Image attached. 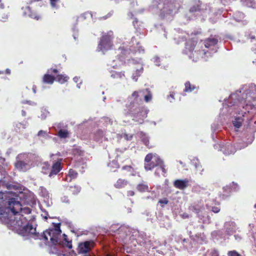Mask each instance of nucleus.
Returning a JSON list of instances; mask_svg holds the SVG:
<instances>
[{
    "mask_svg": "<svg viewBox=\"0 0 256 256\" xmlns=\"http://www.w3.org/2000/svg\"><path fill=\"white\" fill-rule=\"evenodd\" d=\"M122 170H126L128 172L130 176H134V170L133 168L130 166H124L122 168Z\"/></svg>",
    "mask_w": 256,
    "mask_h": 256,
    "instance_id": "nucleus-36",
    "label": "nucleus"
},
{
    "mask_svg": "<svg viewBox=\"0 0 256 256\" xmlns=\"http://www.w3.org/2000/svg\"><path fill=\"white\" fill-rule=\"evenodd\" d=\"M152 99V94H148L144 96V100L146 102H150Z\"/></svg>",
    "mask_w": 256,
    "mask_h": 256,
    "instance_id": "nucleus-44",
    "label": "nucleus"
},
{
    "mask_svg": "<svg viewBox=\"0 0 256 256\" xmlns=\"http://www.w3.org/2000/svg\"><path fill=\"white\" fill-rule=\"evenodd\" d=\"M249 38L251 40L252 42H253L254 40H255V36L252 35H250Z\"/></svg>",
    "mask_w": 256,
    "mask_h": 256,
    "instance_id": "nucleus-57",
    "label": "nucleus"
},
{
    "mask_svg": "<svg viewBox=\"0 0 256 256\" xmlns=\"http://www.w3.org/2000/svg\"><path fill=\"white\" fill-rule=\"evenodd\" d=\"M128 18H130V19L133 18H134V14H132V12H128Z\"/></svg>",
    "mask_w": 256,
    "mask_h": 256,
    "instance_id": "nucleus-53",
    "label": "nucleus"
},
{
    "mask_svg": "<svg viewBox=\"0 0 256 256\" xmlns=\"http://www.w3.org/2000/svg\"><path fill=\"white\" fill-rule=\"evenodd\" d=\"M62 159H59L52 164L48 174L50 177L56 175L62 170Z\"/></svg>",
    "mask_w": 256,
    "mask_h": 256,
    "instance_id": "nucleus-16",
    "label": "nucleus"
},
{
    "mask_svg": "<svg viewBox=\"0 0 256 256\" xmlns=\"http://www.w3.org/2000/svg\"><path fill=\"white\" fill-rule=\"evenodd\" d=\"M234 239L237 242H240L242 240V236L241 234H234Z\"/></svg>",
    "mask_w": 256,
    "mask_h": 256,
    "instance_id": "nucleus-42",
    "label": "nucleus"
},
{
    "mask_svg": "<svg viewBox=\"0 0 256 256\" xmlns=\"http://www.w3.org/2000/svg\"><path fill=\"white\" fill-rule=\"evenodd\" d=\"M69 190L72 194H76L80 191L81 188L79 186L75 185L74 186H70Z\"/></svg>",
    "mask_w": 256,
    "mask_h": 256,
    "instance_id": "nucleus-32",
    "label": "nucleus"
},
{
    "mask_svg": "<svg viewBox=\"0 0 256 256\" xmlns=\"http://www.w3.org/2000/svg\"><path fill=\"white\" fill-rule=\"evenodd\" d=\"M161 170L164 173L163 175L164 176H166L167 172V170L165 168V165L164 164V162L161 160Z\"/></svg>",
    "mask_w": 256,
    "mask_h": 256,
    "instance_id": "nucleus-39",
    "label": "nucleus"
},
{
    "mask_svg": "<svg viewBox=\"0 0 256 256\" xmlns=\"http://www.w3.org/2000/svg\"><path fill=\"white\" fill-rule=\"evenodd\" d=\"M206 255V256H219V252L216 249L212 248L208 250Z\"/></svg>",
    "mask_w": 256,
    "mask_h": 256,
    "instance_id": "nucleus-33",
    "label": "nucleus"
},
{
    "mask_svg": "<svg viewBox=\"0 0 256 256\" xmlns=\"http://www.w3.org/2000/svg\"><path fill=\"white\" fill-rule=\"evenodd\" d=\"M111 76L114 78H122L124 77V72H114L112 74Z\"/></svg>",
    "mask_w": 256,
    "mask_h": 256,
    "instance_id": "nucleus-34",
    "label": "nucleus"
},
{
    "mask_svg": "<svg viewBox=\"0 0 256 256\" xmlns=\"http://www.w3.org/2000/svg\"><path fill=\"white\" fill-rule=\"evenodd\" d=\"M185 88L184 90V92H190L196 88V86L192 85L189 81H187L184 84Z\"/></svg>",
    "mask_w": 256,
    "mask_h": 256,
    "instance_id": "nucleus-26",
    "label": "nucleus"
},
{
    "mask_svg": "<svg viewBox=\"0 0 256 256\" xmlns=\"http://www.w3.org/2000/svg\"><path fill=\"white\" fill-rule=\"evenodd\" d=\"M168 183H169V181L168 179H166L164 181V184L166 185V186H168Z\"/></svg>",
    "mask_w": 256,
    "mask_h": 256,
    "instance_id": "nucleus-59",
    "label": "nucleus"
},
{
    "mask_svg": "<svg viewBox=\"0 0 256 256\" xmlns=\"http://www.w3.org/2000/svg\"><path fill=\"white\" fill-rule=\"evenodd\" d=\"M168 201L166 198L161 199V207L163 206L164 204H166Z\"/></svg>",
    "mask_w": 256,
    "mask_h": 256,
    "instance_id": "nucleus-45",
    "label": "nucleus"
},
{
    "mask_svg": "<svg viewBox=\"0 0 256 256\" xmlns=\"http://www.w3.org/2000/svg\"><path fill=\"white\" fill-rule=\"evenodd\" d=\"M238 140V142L236 143V146H234L230 142H226L224 144H214V147L215 149L218 150V151L222 152V153L225 155H230L234 154L236 150H240L238 148V144L239 142H241L240 146H242L244 142L242 140V138Z\"/></svg>",
    "mask_w": 256,
    "mask_h": 256,
    "instance_id": "nucleus-10",
    "label": "nucleus"
},
{
    "mask_svg": "<svg viewBox=\"0 0 256 256\" xmlns=\"http://www.w3.org/2000/svg\"><path fill=\"white\" fill-rule=\"evenodd\" d=\"M246 5L248 7L256 8V2L254 0H247Z\"/></svg>",
    "mask_w": 256,
    "mask_h": 256,
    "instance_id": "nucleus-38",
    "label": "nucleus"
},
{
    "mask_svg": "<svg viewBox=\"0 0 256 256\" xmlns=\"http://www.w3.org/2000/svg\"><path fill=\"white\" fill-rule=\"evenodd\" d=\"M114 14V11L111 10L106 15L100 18V20H106L108 18H110Z\"/></svg>",
    "mask_w": 256,
    "mask_h": 256,
    "instance_id": "nucleus-41",
    "label": "nucleus"
},
{
    "mask_svg": "<svg viewBox=\"0 0 256 256\" xmlns=\"http://www.w3.org/2000/svg\"><path fill=\"white\" fill-rule=\"evenodd\" d=\"M190 209L197 214L200 222H202L204 224H209L210 222V217L208 216H206L204 214L205 208L202 200H200L195 202L190 206Z\"/></svg>",
    "mask_w": 256,
    "mask_h": 256,
    "instance_id": "nucleus-8",
    "label": "nucleus"
},
{
    "mask_svg": "<svg viewBox=\"0 0 256 256\" xmlns=\"http://www.w3.org/2000/svg\"><path fill=\"white\" fill-rule=\"evenodd\" d=\"M56 80L60 84H64L67 82L69 78L64 74H56L55 76Z\"/></svg>",
    "mask_w": 256,
    "mask_h": 256,
    "instance_id": "nucleus-23",
    "label": "nucleus"
},
{
    "mask_svg": "<svg viewBox=\"0 0 256 256\" xmlns=\"http://www.w3.org/2000/svg\"><path fill=\"white\" fill-rule=\"evenodd\" d=\"M129 114L136 119L143 120L146 116V111L144 107H136L135 108H130Z\"/></svg>",
    "mask_w": 256,
    "mask_h": 256,
    "instance_id": "nucleus-12",
    "label": "nucleus"
},
{
    "mask_svg": "<svg viewBox=\"0 0 256 256\" xmlns=\"http://www.w3.org/2000/svg\"><path fill=\"white\" fill-rule=\"evenodd\" d=\"M114 38L113 32L110 31L107 33H105L102 35L100 38L98 47L97 51L104 52L112 48L114 44L112 40Z\"/></svg>",
    "mask_w": 256,
    "mask_h": 256,
    "instance_id": "nucleus-9",
    "label": "nucleus"
},
{
    "mask_svg": "<svg viewBox=\"0 0 256 256\" xmlns=\"http://www.w3.org/2000/svg\"><path fill=\"white\" fill-rule=\"evenodd\" d=\"M184 2V0H161V20H170L177 14Z\"/></svg>",
    "mask_w": 256,
    "mask_h": 256,
    "instance_id": "nucleus-6",
    "label": "nucleus"
},
{
    "mask_svg": "<svg viewBox=\"0 0 256 256\" xmlns=\"http://www.w3.org/2000/svg\"><path fill=\"white\" fill-rule=\"evenodd\" d=\"M58 1V0H50V3L51 6L52 7H55L56 4V2Z\"/></svg>",
    "mask_w": 256,
    "mask_h": 256,
    "instance_id": "nucleus-46",
    "label": "nucleus"
},
{
    "mask_svg": "<svg viewBox=\"0 0 256 256\" xmlns=\"http://www.w3.org/2000/svg\"><path fill=\"white\" fill-rule=\"evenodd\" d=\"M24 10V14L30 16V18H34L36 20H38L41 18V16L35 12L32 11L31 8L30 6H26Z\"/></svg>",
    "mask_w": 256,
    "mask_h": 256,
    "instance_id": "nucleus-18",
    "label": "nucleus"
},
{
    "mask_svg": "<svg viewBox=\"0 0 256 256\" xmlns=\"http://www.w3.org/2000/svg\"><path fill=\"white\" fill-rule=\"evenodd\" d=\"M224 230L226 234L229 236L234 234L236 230V225L234 222H226L224 224Z\"/></svg>",
    "mask_w": 256,
    "mask_h": 256,
    "instance_id": "nucleus-17",
    "label": "nucleus"
},
{
    "mask_svg": "<svg viewBox=\"0 0 256 256\" xmlns=\"http://www.w3.org/2000/svg\"><path fill=\"white\" fill-rule=\"evenodd\" d=\"M188 240V239L184 238V239H182V244H184L185 242H186Z\"/></svg>",
    "mask_w": 256,
    "mask_h": 256,
    "instance_id": "nucleus-58",
    "label": "nucleus"
},
{
    "mask_svg": "<svg viewBox=\"0 0 256 256\" xmlns=\"http://www.w3.org/2000/svg\"><path fill=\"white\" fill-rule=\"evenodd\" d=\"M181 40L182 41H184L186 40V38L185 36H182L181 38Z\"/></svg>",
    "mask_w": 256,
    "mask_h": 256,
    "instance_id": "nucleus-62",
    "label": "nucleus"
},
{
    "mask_svg": "<svg viewBox=\"0 0 256 256\" xmlns=\"http://www.w3.org/2000/svg\"><path fill=\"white\" fill-rule=\"evenodd\" d=\"M105 256H113L108 254H106Z\"/></svg>",
    "mask_w": 256,
    "mask_h": 256,
    "instance_id": "nucleus-64",
    "label": "nucleus"
},
{
    "mask_svg": "<svg viewBox=\"0 0 256 256\" xmlns=\"http://www.w3.org/2000/svg\"><path fill=\"white\" fill-rule=\"evenodd\" d=\"M57 136L60 138H66L70 136V132L67 130L60 129L58 130Z\"/></svg>",
    "mask_w": 256,
    "mask_h": 256,
    "instance_id": "nucleus-22",
    "label": "nucleus"
},
{
    "mask_svg": "<svg viewBox=\"0 0 256 256\" xmlns=\"http://www.w3.org/2000/svg\"><path fill=\"white\" fill-rule=\"evenodd\" d=\"M95 246L94 240L85 241L80 243L78 248V254H86L90 251Z\"/></svg>",
    "mask_w": 256,
    "mask_h": 256,
    "instance_id": "nucleus-13",
    "label": "nucleus"
},
{
    "mask_svg": "<svg viewBox=\"0 0 256 256\" xmlns=\"http://www.w3.org/2000/svg\"><path fill=\"white\" fill-rule=\"evenodd\" d=\"M198 12L202 14L210 16L212 14H220L222 11L219 10L218 12H214L212 8L209 4H204L200 0H190L188 11L184 14L185 18L187 20H193L196 18V13Z\"/></svg>",
    "mask_w": 256,
    "mask_h": 256,
    "instance_id": "nucleus-4",
    "label": "nucleus"
},
{
    "mask_svg": "<svg viewBox=\"0 0 256 256\" xmlns=\"http://www.w3.org/2000/svg\"><path fill=\"white\" fill-rule=\"evenodd\" d=\"M200 188L199 186H195L192 188V190L194 192L200 191Z\"/></svg>",
    "mask_w": 256,
    "mask_h": 256,
    "instance_id": "nucleus-52",
    "label": "nucleus"
},
{
    "mask_svg": "<svg viewBox=\"0 0 256 256\" xmlns=\"http://www.w3.org/2000/svg\"><path fill=\"white\" fill-rule=\"evenodd\" d=\"M27 163L22 160H18L15 164L16 167L21 170L25 169Z\"/></svg>",
    "mask_w": 256,
    "mask_h": 256,
    "instance_id": "nucleus-30",
    "label": "nucleus"
},
{
    "mask_svg": "<svg viewBox=\"0 0 256 256\" xmlns=\"http://www.w3.org/2000/svg\"><path fill=\"white\" fill-rule=\"evenodd\" d=\"M58 71L56 68H50L48 70L47 73L44 74L42 78V82L45 84H52L56 80L55 76H52L50 74L54 73L57 74Z\"/></svg>",
    "mask_w": 256,
    "mask_h": 256,
    "instance_id": "nucleus-14",
    "label": "nucleus"
},
{
    "mask_svg": "<svg viewBox=\"0 0 256 256\" xmlns=\"http://www.w3.org/2000/svg\"><path fill=\"white\" fill-rule=\"evenodd\" d=\"M140 139L144 144L148 148H152L153 146L150 144L148 137L144 133L140 134Z\"/></svg>",
    "mask_w": 256,
    "mask_h": 256,
    "instance_id": "nucleus-20",
    "label": "nucleus"
},
{
    "mask_svg": "<svg viewBox=\"0 0 256 256\" xmlns=\"http://www.w3.org/2000/svg\"><path fill=\"white\" fill-rule=\"evenodd\" d=\"M191 162L197 170H200V168H202V166L198 159L196 157H194L191 159Z\"/></svg>",
    "mask_w": 256,
    "mask_h": 256,
    "instance_id": "nucleus-29",
    "label": "nucleus"
},
{
    "mask_svg": "<svg viewBox=\"0 0 256 256\" xmlns=\"http://www.w3.org/2000/svg\"><path fill=\"white\" fill-rule=\"evenodd\" d=\"M182 218H189V215L186 213H184L182 214Z\"/></svg>",
    "mask_w": 256,
    "mask_h": 256,
    "instance_id": "nucleus-54",
    "label": "nucleus"
},
{
    "mask_svg": "<svg viewBox=\"0 0 256 256\" xmlns=\"http://www.w3.org/2000/svg\"><path fill=\"white\" fill-rule=\"evenodd\" d=\"M36 86H33L32 87V90L34 92V93H36Z\"/></svg>",
    "mask_w": 256,
    "mask_h": 256,
    "instance_id": "nucleus-61",
    "label": "nucleus"
},
{
    "mask_svg": "<svg viewBox=\"0 0 256 256\" xmlns=\"http://www.w3.org/2000/svg\"><path fill=\"white\" fill-rule=\"evenodd\" d=\"M162 32H164L163 35H164V37L165 38H167V37H166L167 32H166V28L161 27V33Z\"/></svg>",
    "mask_w": 256,
    "mask_h": 256,
    "instance_id": "nucleus-50",
    "label": "nucleus"
},
{
    "mask_svg": "<svg viewBox=\"0 0 256 256\" xmlns=\"http://www.w3.org/2000/svg\"><path fill=\"white\" fill-rule=\"evenodd\" d=\"M178 162L183 167L185 166V164H184L182 162L181 160H179L178 161Z\"/></svg>",
    "mask_w": 256,
    "mask_h": 256,
    "instance_id": "nucleus-60",
    "label": "nucleus"
},
{
    "mask_svg": "<svg viewBox=\"0 0 256 256\" xmlns=\"http://www.w3.org/2000/svg\"><path fill=\"white\" fill-rule=\"evenodd\" d=\"M134 194L133 190H128L127 192V196H132L134 195Z\"/></svg>",
    "mask_w": 256,
    "mask_h": 256,
    "instance_id": "nucleus-48",
    "label": "nucleus"
},
{
    "mask_svg": "<svg viewBox=\"0 0 256 256\" xmlns=\"http://www.w3.org/2000/svg\"><path fill=\"white\" fill-rule=\"evenodd\" d=\"M46 132L44 131V130H40L38 132V136H41L42 135H44V134H46Z\"/></svg>",
    "mask_w": 256,
    "mask_h": 256,
    "instance_id": "nucleus-51",
    "label": "nucleus"
},
{
    "mask_svg": "<svg viewBox=\"0 0 256 256\" xmlns=\"http://www.w3.org/2000/svg\"><path fill=\"white\" fill-rule=\"evenodd\" d=\"M190 180L188 178L177 179L174 182L173 184L176 188L184 190L190 186Z\"/></svg>",
    "mask_w": 256,
    "mask_h": 256,
    "instance_id": "nucleus-15",
    "label": "nucleus"
},
{
    "mask_svg": "<svg viewBox=\"0 0 256 256\" xmlns=\"http://www.w3.org/2000/svg\"><path fill=\"white\" fill-rule=\"evenodd\" d=\"M128 184V180L122 178H119L114 184V186L116 188L120 189L124 188Z\"/></svg>",
    "mask_w": 256,
    "mask_h": 256,
    "instance_id": "nucleus-19",
    "label": "nucleus"
},
{
    "mask_svg": "<svg viewBox=\"0 0 256 256\" xmlns=\"http://www.w3.org/2000/svg\"><path fill=\"white\" fill-rule=\"evenodd\" d=\"M142 70H143V68H141L140 70H137L136 72H138V73H140V72H142Z\"/></svg>",
    "mask_w": 256,
    "mask_h": 256,
    "instance_id": "nucleus-63",
    "label": "nucleus"
},
{
    "mask_svg": "<svg viewBox=\"0 0 256 256\" xmlns=\"http://www.w3.org/2000/svg\"><path fill=\"white\" fill-rule=\"evenodd\" d=\"M5 73L7 74H10V70L8 68L6 69Z\"/></svg>",
    "mask_w": 256,
    "mask_h": 256,
    "instance_id": "nucleus-56",
    "label": "nucleus"
},
{
    "mask_svg": "<svg viewBox=\"0 0 256 256\" xmlns=\"http://www.w3.org/2000/svg\"><path fill=\"white\" fill-rule=\"evenodd\" d=\"M138 20L136 18H134V20L132 22L133 26L136 28V26H138Z\"/></svg>",
    "mask_w": 256,
    "mask_h": 256,
    "instance_id": "nucleus-49",
    "label": "nucleus"
},
{
    "mask_svg": "<svg viewBox=\"0 0 256 256\" xmlns=\"http://www.w3.org/2000/svg\"><path fill=\"white\" fill-rule=\"evenodd\" d=\"M137 190L140 192H145L148 190V186L144 183L139 184L136 187Z\"/></svg>",
    "mask_w": 256,
    "mask_h": 256,
    "instance_id": "nucleus-27",
    "label": "nucleus"
},
{
    "mask_svg": "<svg viewBox=\"0 0 256 256\" xmlns=\"http://www.w3.org/2000/svg\"><path fill=\"white\" fill-rule=\"evenodd\" d=\"M160 164V158L156 154L149 153L144 158V168L149 170L158 166Z\"/></svg>",
    "mask_w": 256,
    "mask_h": 256,
    "instance_id": "nucleus-11",
    "label": "nucleus"
},
{
    "mask_svg": "<svg viewBox=\"0 0 256 256\" xmlns=\"http://www.w3.org/2000/svg\"><path fill=\"white\" fill-rule=\"evenodd\" d=\"M118 50L120 52L122 56H127L130 54V50L128 48H126L123 46H120L118 48Z\"/></svg>",
    "mask_w": 256,
    "mask_h": 256,
    "instance_id": "nucleus-31",
    "label": "nucleus"
},
{
    "mask_svg": "<svg viewBox=\"0 0 256 256\" xmlns=\"http://www.w3.org/2000/svg\"><path fill=\"white\" fill-rule=\"evenodd\" d=\"M228 256H241V255L236 250L229 251L228 253Z\"/></svg>",
    "mask_w": 256,
    "mask_h": 256,
    "instance_id": "nucleus-40",
    "label": "nucleus"
},
{
    "mask_svg": "<svg viewBox=\"0 0 256 256\" xmlns=\"http://www.w3.org/2000/svg\"><path fill=\"white\" fill-rule=\"evenodd\" d=\"M64 240L66 242V247H68V248H72V240H69L68 238V236L65 234H64Z\"/></svg>",
    "mask_w": 256,
    "mask_h": 256,
    "instance_id": "nucleus-37",
    "label": "nucleus"
},
{
    "mask_svg": "<svg viewBox=\"0 0 256 256\" xmlns=\"http://www.w3.org/2000/svg\"><path fill=\"white\" fill-rule=\"evenodd\" d=\"M6 222L12 224L17 228L18 233L22 236L34 238L37 236L36 228L27 223L28 220L22 216H20L19 220L10 219L6 220Z\"/></svg>",
    "mask_w": 256,
    "mask_h": 256,
    "instance_id": "nucleus-5",
    "label": "nucleus"
},
{
    "mask_svg": "<svg viewBox=\"0 0 256 256\" xmlns=\"http://www.w3.org/2000/svg\"><path fill=\"white\" fill-rule=\"evenodd\" d=\"M174 94L175 93L174 92H172L168 96V99L170 102H172L174 100Z\"/></svg>",
    "mask_w": 256,
    "mask_h": 256,
    "instance_id": "nucleus-43",
    "label": "nucleus"
},
{
    "mask_svg": "<svg viewBox=\"0 0 256 256\" xmlns=\"http://www.w3.org/2000/svg\"><path fill=\"white\" fill-rule=\"evenodd\" d=\"M256 86L254 84L244 85L232 94L228 98L224 99L222 104V110L231 114L236 107L240 108L232 124L235 130L240 128L243 124L244 128L240 132V137L244 142L240 146L241 142L238 144V148L242 149L252 143L254 140V134L256 132Z\"/></svg>",
    "mask_w": 256,
    "mask_h": 256,
    "instance_id": "nucleus-1",
    "label": "nucleus"
},
{
    "mask_svg": "<svg viewBox=\"0 0 256 256\" xmlns=\"http://www.w3.org/2000/svg\"><path fill=\"white\" fill-rule=\"evenodd\" d=\"M219 125L216 123H213L211 126L212 130V138L214 141H216V138L217 137V132L216 131L218 129Z\"/></svg>",
    "mask_w": 256,
    "mask_h": 256,
    "instance_id": "nucleus-21",
    "label": "nucleus"
},
{
    "mask_svg": "<svg viewBox=\"0 0 256 256\" xmlns=\"http://www.w3.org/2000/svg\"><path fill=\"white\" fill-rule=\"evenodd\" d=\"M62 201L66 202H69V200L67 196H64L62 198Z\"/></svg>",
    "mask_w": 256,
    "mask_h": 256,
    "instance_id": "nucleus-55",
    "label": "nucleus"
},
{
    "mask_svg": "<svg viewBox=\"0 0 256 256\" xmlns=\"http://www.w3.org/2000/svg\"><path fill=\"white\" fill-rule=\"evenodd\" d=\"M206 207L208 210H210L212 212H213L216 213V214L218 213L220 210V207L215 206H210L208 204H206Z\"/></svg>",
    "mask_w": 256,
    "mask_h": 256,
    "instance_id": "nucleus-35",
    "label": "nucleus"
},
{
    "mask_svg": "<svg viewBox=\"0 0 256 256\" xmlns=\"http://www.w3.org/2000/svg\"><path fill=\"white\" fill-rule=\"evenodd\" d=\"M54 228H49L44 232L42 236V239L48 242V240L54 245L58 243L62 231L60 228V224H54Z\"/></svg>",
    "mask_w": 256,
    "mask_h": 256,
    "instance_id": "nucleus-7",
    "label": "nucleus"
},
{
    "mask_svg": "<svg viewBox=\"0 0 256 256\" xmlns=\"http://www.w3.org/2000/svg\"><path fill=\"white\" fill-rule=\"evenodd\" d=\"M244 18V14L240 12H237L233 16L234 19L238 22H241Z\"/></svg>",
    "mask_w": 256,
    "mask_h": 256,
    "instance_id": "nucleus-25",
    "label": "nucleus"
},
{
    "mask_svg": "<svg viewBox=\"0 0 256 256\" xmlns=\"http://www.w3.org/2000/svg\"><path fill=\"white\" fill-rule=\"evenodd\" d=\"M78 176V173L76 171L72 169H70L68 174V176L70 178L68 181L70 182L72 180L76 178Z\"/></svg>",
    "mask_w": 256,
    "mask_h": 256,
    "instance_id": "nucleus-28",
    "label": "nucleus"
},
{
    "mask_svg": "<svg viewBox=\"0 0 256 256\" xmlns=\"http://www.w3.org/2000/svg\"><path fill=\"white\" fill-rule=\"evenodd\" d=\"M218 39L214 36H211L204 40V44L205 48L209 50H195L194 52L196 46V42L192 40H188L186 42L185 48L182 50V54L188 55L189 58L192 59L193 61L196 62L200 56H202V58L204 60H207L206 57L212 56V54L216 52L218 47L217 44Z\"/></svg>",
    "mask_w": 256,
    "mask_h": 256,
    "instance_id": "nucleus-3",
    "label": "nucleus"
},
{
    "mask_svg": "<svg viewBox=\"0 0 256 256\" xmlns=\"http://www.w3.org/2000/svg\"><path fill=\"white\" fill-rule=\"evenodd\" d=\"M132 96L134 98V99H136L138 96V92L137 91H134L132 94Z\"/></svg>",
    "mask_w": 256,
    "mask_h": 256,
    "instance_id": "nucleus-47",
    "label": "nucleus"
},
{
    "mask_svg": "<svg viewBox=\"0 0 256 256\" xmlns=\"http://www.w3.org/2000/svg\"><path fill=\"white\" fill-rule=\"evenodd\" d=\"M12 193H0V218L4 221L8 220H19L20 216L30 214L32 210L30 208H22L20 202L18 198L11 197Z\"/></svg>",
    "mask_w": 256,
    "mask_h": 256,
    "instance_id": "nucleus-2",
    "label": "nucleus"
},
{
    "mask_svg": "<svg viewBox=\"0 0 256 256\" xmlns=\"http://www.w3.org/2000/svg\"><path fill=\"white\" fill-rule=\"evenodd\" d=\"M224 190L228 189L230 192H236L238 190L239 187L237 184L232 182L229 186L224 188Z\"/></svg>",
    "mask_w": 256,
    "mask_h": 256,
    "instance_id": "nucleus-24",
    "label": "nucleus"
}]
</instances>
